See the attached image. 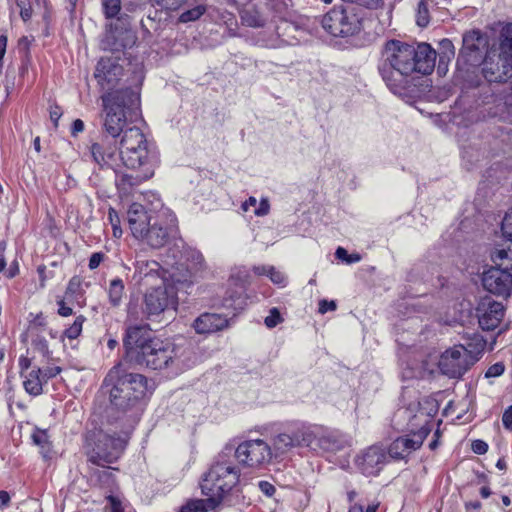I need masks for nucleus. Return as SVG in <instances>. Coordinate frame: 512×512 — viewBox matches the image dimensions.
<instances>
[{
  "label": "nucleus",
  "instance_id": "nucleus-1",
  "mask_svg": "<svg viewBox=\"0 0 512 512\" xmlns=\"http://www.w3.org/2000/svg\"><path fill=\"white\" fill-rule=\"evenodd\" d=\"M138 83L134 87L117 89L102 96L103 124L99 139L90 145L93 161L100 169L118 166L117 143L121 134L141 116L140 89L144 79L142 72L134 71Z\"/></svg>",
  "mask_w": 512,
  "mask_h": 512
},
{
  "label": "nucleus",
  "instance_id": "nucleus-2",
  "mask_svg": "<svg viewBox=\"0 0 512 512\" xmlns=\"http://www.w3.org/2000/svg\"><path fill=\"white\" fill-rule=\"evenodd\" d=\"M383 53L385 59L378 70L393 92L409 88L414 73L431 74L437 57V52L428 43L408 44L396 39L385 43Z\"/></svg>",
  "mask_w": 512,
  "mask_h": 512
},
{
  "label": "nucleus",
  "instance_id": "nucleus-3",
  "mask_svg": "<svg viewBox=\"0 0 512 512\" xmlns=\"http://www.w3.org/2000/svg\"><path fill=\"white\" fill-rule=\"evenodd\" d=\"M102 388L109 394L107 422L114 423L126 413L140 409L152 395L155 382L142 374L128 372L119 364L109 370Z\"/></svg>",
  "mask_w": 512,
  "mask_h": 512
},
{
  "label": "nucleus",
  "instance_id": "nucleus-4",
  "mask_svg": "<svg viewBox=\"0 0 512 512\" xmlns=\"http://www.w3.org/2000/svg\"><path fill=\"white\" fill-rule=\"evenodd\" d=\"M126 220L132 235L153 249L164 247L179 233L177 218L169 209L148 211L142 204L132 203Z\"/></svg>",
  "mask_w": 512,
  "mask_h": 512
},
{
  "label": "nucleus",
  "instance_id": "nucleus-5",
  "mask_svg": "<svg viewBox=\"0 0 512 512\" xmlns=\"http://www.w3.org/2000/svg\"><path fill=\"white\" fill-rule=\"evenodd\" d=\"M232 453L233 447L226 446L202 477L201 491L207 496L211 510L218 507L240 481L241 470L235 465Z\"/></svg>",
  "mask_w": 512,
  "mask_h": 512
},
{
  "label": "nucleus",
  "instance_id": "nucleus-6",
  "mask_svg": "<svg viewBox=\"0 0 512 512\" xmlns=\"http://www.w3.org/2000/svg\"><path fill=\"white\" fill-rule=\"evenodd\" d=\"M177 294L172 286L152 287L140 295L131 293L126 306L127 316L134 320H157L166 310L176 309Z\"/></svg>",
  "mask_w": 512,
  "mask_h": 512
},
{
  "label": "nucleus",
  "instance_id": "nucleus-7",
  "mask_svg": "<svg viewBox=\"0 0 512 512\" xmlns=\"http://www.w3.org/2000/svg\"><path fill=\"white\" fill-rule=\"evenodd\" d=\"M191 354L192 347L186 342L176 344L156 337L136 366L150 370L189 367Z\"/></svg>",
  "mask_w": 512,
  "mask_h": 512
},
{
  "label": "nucleus",
  "instance_id": "nucleus-8",
  "mask_svg": "<svg viewBox=\"0 0 512 512\" xmlns=\"http://www.w3.org/2000/svg\"><path fill=\"white\" fill-rule=\"evenodd\" d=\"M369 10L356 4H338L321 20L322 27L333 37L347 38L359 34Z\"/></svg>",
  "mask_w": 512,
  "mask_h": 512
},
{
  "label": "nucleus",
  "instance_id": "nucleus-9",
  "mask_svg": "<svg viewBox=\"0 0 512 512\" xmlns=\"http://www.w3.org/2000/svg\"><path fill=\"white\" fill-rule=\"evenodd\" d=\"M85 440L86 446L89 448L88 461L101 467H106V463L116 462L127 445L124 438L110 435L101 429L88 431Z\"/></svg>",
  "mask_w": 512,
  "mask_h": 512
},
{
  "label": "nucleus",
  "instance_id": "nucleus-10",
  "mask_svg": "<svg viewBox=\"0 0 512 512\" xmlns=\"http://www.w3.org/2000/svg\"><path fill=\"white\" fill-rule=\"evenodd\" d=\"M488 40L479 29L467 31L462 36V47L459 50L456 66L459 71L479 69L486 55Z\"/></svg>",
  "mask_w": 512,
  "mask_h": 512
},
{
  "label": "nucleus",
  "instance_id": "nucleus-11",
  "mask_svg": "<svg viewBox=\"0 0 512 512\" xmlns=\"http://www.w3.org/2000/svg\"><path fill=\"white\" fill-rule=\"evenodd\" d=\"M131 16L123 13L110 25V32L107 34L104 45L105 49L113 54L122 53L127 59L131 56L128 52L137 41L136 32L132 28Z\"/></svg>",
  "mask_w": 512,
  "mask_h": 512
},
{
  "label": "nucleus",
  "instance_id": "nucleus-12",
  "mask_svg": "<svg viewBox=\"0 0 512 512\" xmlns=\"http://www.w3.org/2000/svg\"><path fill=\"white\" fill-rule=\"evenodd\" d=\"M156 337L148 324H135L126 327L123 336L124 359L136 366L143 359L145 351Z\"/></svg>",
  "mask_w": 512,
  "mask_h": 512
},
{
  "label": "nucleus",
  "instance_id": "nucleus-13",
  "mask_svg": "<svg viewBox=\"0 0 512 512\" xmlns=\"http://www.w3.org/2000/svg\"><path fill=\"white\" fill-rule=\"evenodd\" d=\"M316 436L309 426L301 422L288 424L284 431L273 439L275 456L282 455L294 447H308Z\"/></svg>",
  "mask_w": 512,
  "mask_h": 512
},
{
  "label": "nucleus",
  "instance_id": "nucleus-14",
  "mask_svg": "<svg viewBox=\"0 0 512 512\" xmlns=\"http://www.w3.org/2000/svg\"><path fill=\"white\" fill-rule=\"evenodd\" d=\"M158 163V155L149 143L131 150H121L118 153V168L125 166L128 169L142 171V178L149 179L154 174V168Z\"/></svg>",
  "mask_w": 512,
  "mask_h": 512
},
{
  "label": "nucleus",
  "instance_id": "nucleus-15",
  "mask_svg": "<svg viewBox=\"0 0 512 512\" xmlns=\"http://www.w3.org/2000/svg\"><path fill=\"white\" fill-rule=\"evenodd\" d=\"M272 449L263 440H247L233 448L232 456L239 464L248 467H258L272 459Z\"/></svg>",
  "mask_w": 512,
  "mask_h": 512
},
{
  "label": "nucleus",
  "instance_id": "nucleus-16",
  "mask_svg": "<svg viewBox=\"0 0 512 512\" xmlns=\"http://www.w3.org/2000/svg\"><path fill=\"white\" fill-rule=\"evenodd\" d=\"M481 283L487 292L495 296L507 299L512 294V274L508 267L490 266L483 271Z\"/></svg>",
  "mask_w": 512,
  "mask_h": 512
},
{
  "label": "nucleus",
  "instance_id": "nucleus-17",
  "mask_svg": "<svg viewBox=\"0 0 512 512\" xmlns=\"http://www.w3.org/2000/svg\"><path fill=\"white\" fill-rule=\"evenodd\" d=\"M477 358L468 359L455 347L442 353L438 362V368L442 374L449 378H461L475 363Z\"/></svg>",
  "mask_w": 512,
  "mask_h": 512
},
{
  "label": "nucleus",
  "instance_id": "nucleus-18",
  "mask_svg": "<svg viewBox=\"0 0 512 512\" xmlns=\"http://www.w3.org/2000/svg\"><path fill=\"white\" fill-rule=\"evenodd\" d=\"M119 56L113 58H101L95 68L94 77L102 90L107 93L114 92L113 90L118 85V82L123 75V67L118 63Z\"/></svg>",
  "mask_w": 512,
  "mask_h": 512
},
{
  "label": "nucleus",
  "instance_id": "nucleus-19",
  "mask_svg": "<svg viewBox=\"0 0 512 512\" xmlns=\"http://www.w3.org/2000/svg\"><path fill=\"white\" fill-rule=\"evenodd\" d=\"M386 459L385 450L380 446L372 445L357 457L355 464L363 475L376 476L383 469Z\"/></svg>",
  "mask_w": 512,
  "mask_h": 512
},
{
  "label": "nucleus",
  "instance_id": "nucleus-20",
  "mask_svg": "<svg viewBox=\"0 0 512 512\" xmlns=\"http://www.w3.org/2000/svg\"><path fill=\"white\" fill-rule=\"evenodd\" d=\"M239 14L243 25L260 28L269 20V7L264 0H252L239 10Z\"/></svg>",
  "mask_w": 512,
  "mask_h": 512
},
{
  "label": "nucleus",
  "instance_id": "nucleus-21",
  "mask_svg": "<svg viewBox=\"0 0 512 512\" xmlns=\"http://www.w3.org/2000/svg\"><path fill=\"white\" fill-rule=\"evenodd\" d=\"M485 302L477 307V317L480 328L483 331H493L501 323L505 307L502 303L490 300L485 308Z\"/></svg>",
  "mask_w": 512,
  "mask_h": 512
},
{
  "label": "nucleus",
  "instance_id": "nucleus-22",
  "mask_svg": "<svg viewBox=\"0 0 512 512\" xmlns=\"http://www.w3.org/2000/svg\"><path fill=\"white\" fill-rule=\"evenodd\" d=\"M476 92L473 94L482 104L495 103L505 99L512 94L508 85L488 82L487 80H476L473 83Z\"/></svg>",
  "mask_w": 512,
  "mask_h": 512
},
{
  "label": "nucleus",
  "instance_id": "nucleus-23",
  "mask_svg": "<svg viewBox=\"0 0 512 512\" xmlns=\"http://www.w3.org/2000/svg\"><path fill=\"white\" fill-rule=\"evenodd\" d=\"M481 74L488 82L501 83L509 86L512 92V72L510 67H504V63L486 56L481 63Z\"/></svg>",
  "mask_w": 512,
  "mask_h": 512
},
{
  "label": "nucleus",
  "instance_id": "nucleus-24",
  "mask_svg": "<svg viewBox=\"0 0 512 512\" xmlns=\"http://www.w3.org/2000/svg\"><path fill=\"white\" fill-rule=\"evenodd\" d=\"M231 320L222 314L204 312L194 319L192 327L197 334L207 335L227 329Z\"/></svg>",
  "mask_w": 512,
  "mask_h": 512
},
{
  "label": "nucleus",
  "instance_id": "nucleus-25",
  "mask_svg": "<svg viewBox=\"0 0 512 512\" xmlns=\"http://www.w3.org/2000/svg\"><path fill=\"white\" fill-rule=\"evenodd\" d=\"M499 61L512 70V22L502 26L497 37Z\"/></svg>",
  "mask_w": 512,
  "mask_h": 512
},
{
  "label": "nucleus",
  "instance_id": "nucleus-26",
  "mask_svg": "<svg viewBox=\"0 0 512 512\" xmlns=\"http://www.w3.org/2000/svg\"><path fill=\"white\" fill-rule=\"evenodd\" d=\"M146 144H148V141L142 130L136 126H131L118 138L117 154L121 150H131Z\"/></svg>",
  "mask_w": 512,
  "mask_h": 512
},
{
  "label": "nucleus",
  "instance_id": "nucleus-27",
  "mask_svg": "<svg viewBox=\"0 0 512 512\" xmlns=\"http://www.w3.org/2000/svg\"><path fill=\"white\" fill-rule=\"evenodd\" d=\"M418 450L410 435L396 438L388 447V454L394 460L406 459L413 451Z\"/></svg>",
  "mask_w": 512,
  "mask_h": 512
},
{
  "label": "nucleus",
  "instance_id": "nucleus-28",
  "mask_svg": "<svg viewBox=\"0 0 512 512\" xmlns=\"http://www.w3.org/2000/svg\"><path fill=\"white\" fill-rule=\"evenodd\" d=\"M463 338L466 341L465 345H459V347L467 352L468 359L477 358L478 361L484 352L487 340L479 333H466Z\"/></svg>",
  "mask_w": 512,
  "mask_h": 512
},
{
  "label": "nucleus",
  "instance_id": "nucleus-29",
  "mask_svg": "<svg viewBox=\"0 0 512 512\" xmlns=\"http://www.w3.org/2000/svg\"><path fill=\"white\" fill-rule=\"evenodd\" d=\"M42 369L36 368L31 370L28 375L25 376L23 386L25 391L32 396H38L43 392V379L41 378Z\"/></svg>",
  "mask_w": 512,
  "mask_h": 512
},
{
  "label": "nucleus",
  "instance_id": "nucleus-30",
  "mask_svg": "<svg viewBox=\"0 0 512 512\" xmlns=\"http://www.w3.org/2000/svg\"><path fill=\"white\" fill-rule=\"evenodd\" d=\"M31 439L33 444L40 448V453L43 455V457L46 459L50 458V453L52 451V442L50 440L48 430L35 427L33 429Z\"/></svg>",
  "mask_w": 512,
  "mask_h": 512
},
{
  "label": "nucleus",
  "instance_id": "nucleus-31",
  "mask_svg": "<svg viewBox=\"0 0 512 512\" xmlns=\"http://www.w3.org/2000/svg\"><path fill=\"white\" fill-rule=\"evenodd\" d=\"M125 293V285L121 278L116 277L109 283L107 294L108 302L111 307L118 308L122 304L123 296Z\"/></svg>",
  "mask_w": 512,
  "mask_h": 512
},
{
  "label": "nucleus",
  "instance_id": "nucleus-32",
  "mask_svg": "<svg viewBox=\"0 0 512 512\" xmlns=\"http://www.w3.org/2000/svg\"><path fill=\"white\" fill-rule=\"evenodd\" d=\"M438 56H439V65H438L439 70L442 68V65L448 64L449 61L454 58L455 47H454L453 42L450 39L444 38L439 42Z\"/></svg>",
  "mask_w": 512,
  "mask_h": 512
},
{
  "label": "nucleus",
  "instance_id": "nucleus-33",
  "mask_svg": "<svg viewBox=\"0 0 512 512\" xmlns=\"http://www.w3.org/2000/svg\"><path fill=\"white\" fill-rule=\"evenodd\" d=\"M124 0H101L102 11L106 19L115 20L123 14Z\"/></svg>",
  "mask_w": 512,
  "mask_h": 512
},
{
  "label": "nucleus",
  "instance_id": "nucleus-34",
  "mask_svg": "<svg viewBox=\"0 0 512 512\" xmlns=\"http://www.w3.org/2000/svg\"><path fill=\"white\" fill-rule=\"evenodd\" d=\"M269 7V19H283L288 9V0H264Z\"/></svg>",
  "mask_w": 512,
  "mask_h": 512
},
{
  "label": "nucleus",
  "instance_id": "nucleus-35",
  "mask_svg": "<svg viewBox=\"0 0 512 512\" xmlns=\"http://www.w3.org/2000/svg\"><path fill=\"white\" fill-rule=\"evenodd\" d=\"M85 320L86 318L83 315L77 316L73 324L67 329H65L63 333L60 335L61 342H64L65 338L76 339L77 337H79L82 332V326Z\"/></svg>",
  "mask_w": 512,
  "mask_h": 512
},
{
  "label": "nucleus",
  "instance_id": "nucleus-36",
  "mask_svg": "<svg viewBox=\"0 0 512 512\" xmlns=\"http://www.w3.org/2000/svg\"><path fill=\"white\" fill-rule=\"evenodd\" d=\"M319 442L323 448L331 451L341 450L345 444V441L341 436L335 435L333 433L321 437Z\"/></svg>",
  "mask_w": 512,
  "mask_h": 512
},
{
  "label": "nucleus",
  "instance_id": "nucleus-37",
  "mask_svg": "<svg viewBox=\"0 0 512 512\" xmlns=\"http://www.w3.org/2000/svg\"><path fill=\"white\" fill-rule=\"evenodd\" d=\"M211 509L206 499H190L181 506L179 512H208Z\"/></svg>",
  "mask_w": 512,
  "mask_h": 512
},
{
  "label": "nucleus",
  "instance_id": "nucleus-38",
  "mask_svg": "<svg viewBox=\"0 0 512 512\" xmlns=\"http://www.w3.org/2000/svg\"><path fill=\"white\" fill-rule=\"evenodd\" d=\"M430 23V13L428 9L427 0H420L416 10V24L419 27L425 28Z\"/></svg>",
  "mask_w": 512,
  "mask_h": 512
},
{
  "label": "nucleus",
  "instance_id": "nucleus-39",
  "mask_svg": "<svg viewBox=\"0 0 512 512\" xmlns=\"http://www.w3.org/2000/svg\"><path fill=\"white\" fill-rule=\"evenodd\" d=\"M112 170L117 175L116 185L118 187H121V186L122 187H125V186L132 187L134 185H137L140 181L145 180L144 178H142V173L140 175L133 176L131 174H126V173L120 174L119 168L117 169V172L114 169H112Z\"/></svg>",
  "mask_w": 512,
  "mask_h": 512
},
{
  "label": "nucleus",
  "instance_id": "nucleus-40",
  "mask_svg": "<svg viewBox=\"0 0 512 512\" xmlns=\"http://www.w3.org/2000/svg\"><path fill=\"white\" fill-rule=\"evenodd\" d=\"M206 10H207V8L205 5H202V4L197 5L191 9L184 11L179 16V21L182 23L196 21L206 12Z\"/></svg>",
  "mask_w": 512,
  "mask_h": 512
},
{
  "label": "nucleus",
  "instance_id": "nucleus-41",
  "mask_svg": "<svg viewBox=\"0 0 512 512\" xmlns=\"http://www.w3.org/2000/svg\"><path fill=\"white\" fill-rule=\"evenodd\" d=\"M82 279L80 276H73L66 287L65 296L67 298H77L79 295H83L82 292Z\"/></svg>",
  "mask_w": 512,
  "mask_h": 512
},
{
  "label": "nucleus",
  "instance_id": "nucleus-42",
  "mask_svg": "<svg viewBox=\"0 0 512 512\" xmlns=\"http://www.w3.org/2000/svg\"><path fill=\"white\" fill-rule=\"evenodd\" d=\"M159 269L160 265L156 261H137L136 263V271L144 277H147L153 272H158Z\"/></svg>",
  "mask_w": 512,
  "mask_h": 512
},
{
  "label": "nucleus",
  "instance_id": "nucleus-43",
  "mask_svg": "<svg viewBox=\"0 0 512 512\" xmlns=\"http://www.w3.org/2000/svg\"><path fill=\"white\" fill-rule=\"evenodd\" d=\"M32 345L48 361L52 359V352L49 350L48 342L43 336L37 335L35 338H33Z\"/></svg>",
  "mask_w": 512,
  "mask_h": 512
},
{
  "label": "nucleus",
  "instance_id": "nucleus-44",
  "mask_svg": "<svg viewBox=\"0 0 512 512\" xmlns=\"http://www.w3.org/2000/svg\"><path fill=\"white\" fill-rule=\"evenodd\" d=\"M151 0H124L123 13H135L144 10Z\"/></svg>",
  "mask_w": 512,
  "mask_h": 512
},
{
  "label": "nucleus",
  "instance_id": "nucleus-45",
  "mask_svg": "<svg viewBox=\"0 0 512 512\" xmlns=\"http://www.w3.org/2000/svg\"><path fill=\"white\" fill-rule=\"evenodd\" d=\"M501 232L505 240L512 242V208L505 213L502 219Z\"/></svg>",
  "mask_w": 512,
  "mask_h": 512
},
{
  "label": "nucleus",
  "instance_id": "nucleus-46",
  "mask_svg": "<svg viewBox=\"0 0 512 512\" xmlns=\"http://www.w3.org/2000/svg\"><path fill=\"white\" fill-rule=\"evenodd\" d=\"M335 257L347 264H353L361 260V255L358 253L349 254L343 247H338L335 251Z\"/></svg>",
  "mask_w": 512,
  "mask_h": 512
},
{
  "label": "nucleus",
  "instance_id": "nucleus-47",
  "mask_svg": "<svg viewBox=\"0 0 512 512\" xmlns=\"http://www.w3.org/2000/svg\"><path fill=\"white\" fill-rule=\"evenodd\" d=\"M108 220L112 226L113 235L115 237L121 236V234H122V229L120 227L121 220H120L118 212L112 207H110L108 210Z\"/></svg>",
  "mask_w": 512,
  "mask_h": 512
},
{
  "label": "nucleus",
  "instance_id": "nucleus-48",
  "mask_svg": "<svg viewBox=\"0 0 512 512\" xmlns=\"http://www.w3.org/2000/svg\"><path fill=\"white\" fill-rule=\"evenodd\" d=\"M341 4H356L359 7H364L367 10L376 9L382 3L383 0H341Z\"/></svg>",
  "mask_w": 512,
  "mask_h": 512
},
{
  "label": "nucleus",
  "instance_id": "nucleus-49",
  "mask_svg": "<svg viewBox=\"0 0 512 512\" xmlns=\"http://www.w3.org/2000/svg\"><path fill=\"white\" fill-rule=\"evenodd\" d=\"M283 321L279 310L274 307L270 310L269 315L265 318L264 323L268 328H274Z\"/></svg>",
  "mask_w": 512,
  "mask_h": 512
},
{
  "label": "nucleus",
  "instance_id": "nucleus-50",
  "mask_svg": "<svg viewBox=\"0 0 512 512\" xmlns=\"http://www.w3.org/2000/svg\"><path fill=\"white\" fill-rule=\"evenodd\" d=\"M430 432H431V429L429 427L423 426L418 431L413 432L410 435L414 444L416 445V447L418 449L422 446L424 440L430 434Z\"/></svg>",
  "mask_w": 512,
  "mask_h": 512
},
{
  "label": "nucleus",
  "instance_id": "nucleus-51",
  "mask_svg": "<svg viewBox=\"0 0 512 512\" xmlns=\"http://www.w3.org/2000/svg\"><path fill=\"white\" fill-rule=\"evenodd\" d=\"M62 115H63V110H62L61 106H59L56 102H53L52 104H50L49 117H50V120L52 121L55 129L58 128V122Z\"/></svg>",
  "mask_w": 512,
  "mask_h": 512
},
{
  "label": "nucleus",
  "instance_id": "nucleus-52",
  "mask_svg": "<svg viewBox=\"0 0 512 512\" xmlns=\"http://www.w3.org/2000/svg\"><path fill=\"white\" fill-rule=\"evenodd\" d=\"M268 277L274 284L281 285V286H285V284H286L285 275L282 272L276 270V268L274 266H270V271L268 273Z\"/></svg>",
  "mask_w": 512,
  "mask_h": 512
},
{
  "label": "nucleus",
  "instance_id": "nucleus-53",
  "mask_svg": "<svg viewBox=\"0 0 512 512\" xmlns=\"http://www.w3.org/2000/svg\"><path fill=\"white\" fill-rule=\"evenodd\" d=\"M155 2L163 9L175 11L185 3V0H155Z\"/></svg>",
  "mask_w": 512,
  "mask_h": 512
},
{
  "label": "nucleus",
  "instance_id": "nucleus-54",
  "mask_svg": "<svg viewBox=\"0 0 512 512\" xmlns=\"http://www.w3.org/2000/svg\"><path fill=\"white\" fill-rule=\"evenodd\" d=\"M505 371V365L503 362H497L493 365H491L486 373H485V377L486 378H492V377H499L501 376Z\"/></svg>",
  "mask_w": 512,
  "mask_h": 512
},
{
  "label": "nucleus",
  "instance_id": "nucleus-55",
  "mask_svg": "<svg viewBox=\"0 0 512 512\" xmlns=\"http://www.w3.org/2000/svg\"><path fill=\"white\" fill-rule=\"evenodd\" d=\"M488 444L481 439L473 440L471 443V450L477 455H483L488 451Z\"/></svg>",
  "mask_w": 512,
  "mask_h": 512
},
{
  "label": "nucleus",
  "instance_id": "nucleus-56",
  "mask_svg": "<svg viewBox=\"0 0 512 512\" xmlns=\"http://www.w3.org/2000/svg\"><path fill=\"white\" fill-rule=\"evenodd\" d=\"M258 487H259V490L267 497H272L276 492L275 486L265 480L259 481Z\"/></svg>",
  "mask_w": 512,
  "mask_h": 512
},
{
  "label": "nucleus",
  "instance_id": "nucleus-57",
  "mask_svg": "<svg viewBox=\"0 0 512 512\" xmlns=\"http://www.w3.org/2000/svg\"><path fill=\"white\" fill-rule=\"evenodd\" d=\"M60 372L61 368L59 366L47 367L42 370L41 378L43 379L44 383H46L49 379H52L60 374Z\"/></svg>",
  "mask_w": 512,
  "mask_h": 512
},
{
  "label": "nucleus",
  "instance_id": "nucleus-58",
  "mask_svg": "<svg viewBox=\"0 0 512 512\" xmlns=\"http://www.w3.org/2000/svg\"><path fill=\"white\" fill-rule=\"evenodd\" d=\"M336 308H337V304L334 300L329 301V300L323 299V300L319 301L318 311L321 314H325L328 311H334V310H336Z\"/></svg>",
  "mask_w": 512,
  "mask_h": 512
},
{
  "label": "nucleus",
  "instance_id": "nucleus-59",
  "mask_svg": "<svg viewBox=\"0 0 512 512\" xmlns=\"http://www.w3.org/2000/svg\"><path fill=\"white\" fill-rule=\"evenodd\" d=\"M105 254L103 252H95L89 258L88 267L94 270L99 267L100 263L104 260Z\"/></svg>",
  "mask_w": 512,
  "mask_h": 512
},
{
  "label": "nucleus",
  "instance_id": "nucleus-60",
  "mask_svg": "<svg viewBox=\"0 0 512 512\" xmlns=\"http://www.w3.org/2000/svg\"><path fill=\"white\" fill-rule=\"evenodd\" d=\"M58 314L62 317H68L73 314L71 307L67 306L63 299L57 300Z\"/></svg>",
  "mask_w": 512,
  "mask_h": 512
},
{
  "label": "nucleus",
  "instance_id": "nucleus-61",
  "mask_svg": "<svg viewBox=\"0 0 512 512\" xmlns=\"http://www.w3.org/2000/svg\"><path fill=\"white\" fill-rule=\"evenodd\" d=\"M502 423L503 426L508 429L512 430V405H510L503 413L502 415Z\"/></svg>",
  "mask_w": 512,
  "mask_h": 512
},
{
  "label": "nucleus",
  "instance_id": "nucleus-62",
  "mask_svg": "<svg viewBox=\"0 0 512 512\" xmlns=\"http://www.w3.org/2000/svg\"><path fill=\"white\" fill-rule=\"evenodd\" d=\"M84 128V122L81 119H75L71 125V136L76 137L78 133L84 131Z\"/></svg>",
  "mask_w": 512,
  "mask_h": 512
},
{
  "label": "nucleus",
  "instance_id": "nucleus-63",
  "mask_svg": "<svg viewBox=\"0 0 512 512\" xmlns=\"http://www.w3.org/2000/svg\"><path fill=\"white\" fill-rule=\"evenodd\" d=\"M107 500L110 504L111 512L123 510L122 503L118 497L109 495Z\"/></svg>",
  "mask_w": 512,
  "mask_h": 512
},
{
  "label": "nucleus",
  "instance_id": "nucleus-64",
  "mask_svg": "<svg viewBox=\"0 0 512 512\" xmlns=\"http://www.w3.org/2000/svg\"><path fill=\"white\" fill-rule=\"evenodd\" d=\"M19 272H20L19 263L17 260H14L11 262V264L6 272V277L9 279L15 278L19 274Z\"/></svg>",
  "mask_w": 512,
  "mask_h": 512
}]
</instances>
